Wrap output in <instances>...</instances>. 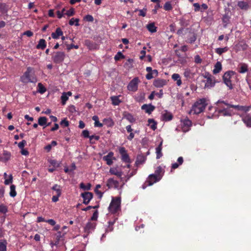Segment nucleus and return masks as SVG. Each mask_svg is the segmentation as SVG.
I'll use <instances>...</instances> for the list:
<instances>
[{"label":"nucleus","instance_id":"nucleus-50","mask_svg":"<svg viewBox=\"0 0 251 251\" xmlns=\"http://www.w3.org/2000/svg\"><path fill=\"white\" fill-rule=\"evenodd\" d=\"M67 15L68 16H72L75 14V10L73 8L70 9L69 10L64 14Z\"/></svg>","mask_w":251,"mask_h":251},{"label":"nucleus","instance_id":"nucleus-48","mask_svg":"<svg viewBox=\"0 0 251 251\" xmlns=\"http://www.w3.org/2000/svg\"><path fill=\"white\" fill-rule=\"evenodd\" d=\"M3 154L4 156V157L3 158V161H6L10 159L11 155L8 151H4Z\"/></svg>","mask_w":251,"mask_h":251},{"label":"nucleus","instance_id":"nucleus-3","mask_svg":"<svg viewBox=\"0 0 251 251\" xmlns=\"http://www.w3.org/2000/svg\"><path fill=\"white\" fill-rule=\"evenodd\" d=\"M204 109V99H200L199 101L196 102L192 106V109L188 113L198 114L201 113Z\"/></svg>","mask_w":251,"mask_h":251},{"label":"nucleus","instance_id":"nucleus-9","mask_svg":"<svg viewBox=\"0 0 251 251\" xmlns=\"http://www.w3.org/2000/svg\"><path fill=\"white\" fill-rule=\"evenodd\" d=\"M160 180V176H157L153 174H151L148 176L147 180L146 181V183H148V184L147 185H143L142 188L143 189H145L147 185L151 186L153 184L158 181Z\"/></svg>","mask_w":251,"mask_h":251},{"label":"nucleus","instance_id":"nucleus-1","mask_svg":"<svg viewBox=\"0 0 251 251\" xmlns=\"http://www.w3.org/2000/svg\"><path fill=\"white\" fill-rule=\"evenodd\" d=\"M216 107H215V111H217L220 115L223 116H229L231 115L230 108H232L238 111L248 112L250 110L251 106H244L239 105H234L227 100H219L216 103Z\"/></svg>","mask_w":251,"mask_h":251},{"label":"nucleus","instance_id":"nucleus-46","mask_svg":"<svg viewBox=\"0 0 251 251\" xmlns=\"http://www.w3.org/2000/svg\"><path fill=\"white\" fill-rule=\"evenodd\" d=\"M125 57L124 55L121 51H119L115 56L114 59L116 61L119 60L120 59L124 58Z\"/></svg>","mask_w":251,"mask_h":251},{"label":"nucleus","instance_id":"nucleus-27","mask_svg":"<svg viewBox=\"0 0 251 251\" xmlns=\"http://www.w3.org/2000/svg\"><path fill=\"white\" fill-rule=\"evenodd\" d=\"M172 78L174 80L176 81V84L177 86H180L181 85L182 82L179 74H174L172 76Z\"/></svg>","mask_w":251,"mask_h":251},{"label":"nucleus","instance_id":"nucleus-13","mask_svg":"<svg viewBox=\"0 0 251 251\" xmlns=\"http://www.w3.org/2000/svg\"><path fill=\"white\" fill-rule=\"evenodd\" d=\"M173 119V115L167 110L164 111L161 113V119L164 121H169Z\"/></svg>","mask_w":251,"mask_h":251},{"label":"nucleus","instance_id":"nucleus-2","mask_svg":"<svg viewBox=\"0 0 251 251\" xmlns=\"http://www.w3.org/2000/svg\"><path fill=\"white\" fill-rule=\"evenodd\" d=\"M236 73L232 71L226 72L223 75V80L224 83L228 87L229 89H233L232 78Z\"/></svg>","mask_w":251,"mask_h":251},{"label":"nucleus","instance_id":"nucleus-64","mask_svg":"<svg viewBox=\"0 0 251 251\" xmlns=\"http://www.w3.org/2000/svg\"><path fill=\"white\" fill-rule=\"evenodd\" d=\"M95 192L98 196L99 199H101L103 195V193L100 191L99 190H95Z\"/></svg>","mask_w":251,"mask_h":251},{"label":"nucleus","instance_id":"nucleus-61","mask_svg":"<svg viewBox=\"0 0 251 251\" xmlns=\"http://www.w3.org/2000/svg\"><path fill=\"white\" fill-rule=\"evenodd\" d=\"M12 175H11L10 176H9V178L8 179H6L4 181V184L5 185H8L11 183H12Z\"/></svg>","mask_w":251,"mask_h":251},{"label":"nucleus","instance_id":"nucleus-31","mask_svg":"<svg viewBox=\"0 0 251 251\" xmlns=\"http://www.w3.org/2000/svg\"><path fill=\"white\" fill-rule=\"evenodd\" d=\"M119 96H112L110 98L112 103L114 105H118L121 102L119 99Z\"/></svg>","mask_w":251,"mask_h":251},{"label":"nucleus","instance_id":"nucleus-43","mask_svg":"<svg viewBox=\"0 0 251 251\" xmlns=\"http://www.w3.org/2000/svg\"><path fill=\"white\" fill-rule=\"evenodd\" d=\"M38 92L39 93H40L41 94H43L44 93H45L46 91V88L41 83H39L38 84Z\"/></svg>","mask_w":251,"mask_h":251},{"label":"nucleus","instance_id":"nucleus-14","mask_svg":"<svg viewBox=\"0 0 251 251\" xmlns=\"http://www.w3.org/2000/svg\"><path fill=\"white\" fill-rule=\"evenodd\" d=\"M114 153L113 152H109L107 155L104 156L102 158L103 160L106 162L108 165H111L113 163L112 158Z\"/></svg>","mask_w":251,"mask_h":251},{"label":"nucleus","instance_id":"nucleus-17","mask_svg":"<svg viewBox=\"0 0 251 251\" xmlns=\"http://www.w3.org/2000/svg\"><path fill=\"white\" fill-rule=\"evenodd\" d=\"M166 81L163 79H155L153 82V85L157 88H161L166 84Z\"/></svg>","mask_w":251,"mask_h":251},{"label":"nucleus","instance_id":"nucleus-8","mask_svg":"<svg viewBox=\"0 0 251 251\" xmlns=\"http://www.w3.org/2000/svg\"><path fill=\"white\" fill-rule=\"evenodd\" d=\"M139 82L140 80L138 77L134 78L129 82L127 86L128 90L133 92H136L138 90Z\"/></svg>","mask_w":251,"mask_h":251},{"label":"nucleus","instance_id":"nucleus-51","mask_svg":"<svg viewBox=\"0 0 251 251\" xmlns=\"http://www.w3.org/2000/svg\"><path fill=\"white\" fill-rule=\"evenodd\" d=\"M125 118L131 123H132L135 121L133 116L130 114H126L125 116Z\"/></svg>","mask_w":251,"mask_h":251},{"label":"nucleus","instance_id":"nucleus-44","mask_svg":"<svg viewBox=\"0 0 251 251\" xmlns=\"http://www.w3.org/2000/svg\"><path fill=\"white\" fill-rule=\"evenodd\" d=\"M148 123L151 125V129L155 130L156 128V123L153 119H149L148 120Z\"/></svg>","mask_w":251,"mask_h":251},{"label":"nucleus","instance_id":"nucleus-11","mask_svg":"<svg viewBox=\"0 0 251 251\" xmlns=\"http://www.w3.org/2000/svg\"><path fill=\"white\" fill-rule=\"evenodd\" d=\"M181 123L183 131H188L192 125L191 121L188 118H185L184 120H181Z\"/></svg>","mask_w":251,"mask_h":251},{"label":"nucleus","instance_id":"nucleus-56","mask_svg":"<svg viewBox=\"0 0 251 251\" xmlns=\"http://www.w3.org/2000/svg\"><path fill=\"white\" fill-rule=\"evenodd\" d=\"M79 47L77 45H75L74 44H70V45H67V49L68 50H71L73 48H75V49H78Z\"/></svg>","mask_w":251,"mask_h":251},{"label":"nucleus","instance_id":"nucleus-49","mask_svg":"<svg viewBox=\"0 0 251 251\" xmlns=\"http://www.w3.org/2000/svg\"><path fill=\"white\" fill-rule=\"evenodd\" d=\"M103 122L107 124L109 126H112L114 125V123L112 121V120L109 118V119H104L103 120Z\"/></svg>","mask_w":251,"mask_h":251},{"label":"nucleus","instance_id":"nucleus-5","mask_svg":"<svg viewBox=\"0 0 251 251\" xmlns=\"http://www.w3.org/2000/svg\"><path fill=\"white\" fill-rule=\"evenodd\" d=\"M32 71V68L31 67H28L26 72L24 73V75L21 77V81L25 83H27L28 82L36 83L37 82V79L34 77H31L30 73Z\"/></svg>","mask_w":251,"mask_h":251},{"label":"nucleus","instance_id":"nucleus-53","mask_svg":"<svg viewBox=\"0 0 251 251\" xmlns=\"http://www.w3.org/2000/svg\"><path fill=\"white\" fill-rule=\"evenodd\" d=\"M84 20L88 22H92L94 21V18L92 15H87L84 17Z\"/></svg>","mask_w":251,"mask_h":251},{"label":"nucleus","instance_id":"nucleus-28","mask_svg":"<svg viewBox=\"0 0 251 251\" xmlns=\"http://www.w3.org/2000/svg\"><path fill=\"white\" fill-rule=\"evenodd\" d=\"M213 20V11L211 10H208L207 12L206 19L205 21H206L207 23H211Z\"/></svg>","mask_w":251,"mask_h":251},{"label":"nucleus","instance_id":"nucleus-30","mask_svg":"<svg viewBox=\"0 0 251 251\" xmlns=\"http://www.w3.org/2000/svg\"><path fill=\"white\" fill-rule=\"evenodd\" d=\"M51 189L55 191V195H57L58 196H61L62 193V190L60 185L55 184L52 186Z\"/></svg>","mask_w":251,"mask_h":251},{"label":"nucleus","instance_id":"nucleus-40","mask_svg":"<svg viewBox=\"0 0 251 251\" xmlns=\"http://www.w3.org/2000/svg\"><path fill=\"white\" fill-rule=\"evenodd\" d=\"M109 172L111 174L116 175L120 177H121L122 175V172L118 171L116 169L111 168L109 170Z\"/></svg>","mask_w":251,"mask_h":251},{"label":"nucleus","instance_id":"nucleus-38","mask_svg":"<svg viewBox=\"0 0 251 251\" xmlns=\"http://www.w3.org/2000/svg\"><path fill=\"white\" fill-rule=\"evenodd\" d=\"M9 195L11 197H15L17 195L16 191V187L14 185L12 184L10 187V193Z\"/></svg>","mask_w":251,"mask_h":251},{"label":"nucleus","instance_id":"nucleus-25","mask_svg":"<svg viewBox=\"0 0 251 251\" xmlns=\"http://www.w3.org/2000/svg\"><path fill=\"white\" fill-rule=\"evenodd\" d=\"M145 98V94L144 93H140L137 94L134 96V100L137 102H143Z\"/></svg>","mask_w":251,"mask_h":251},{"label":"nucleus","instance_id":"nucleus-59","mask_svg":"<svg viewBox=\"0 0 251 251\" xmlns=\"http://www.w3.org/2000/svg\"><path fill=\"white\" fill-rule=\"evenodd\" d=\"M222 20L224 23L227 24L229 21V18L228 16L225 15L223 16Z\"/></svg>","mask_w":251,"mask_h":251},{"label":"nucleus","instance_id":"nucleus-52","mask_svg":"<svg viewBox=\"0 0 251 251\" xmlns=\"http://www.w3.org/2000/svg\"><path fill=\"white\" fill-rule=\"evenodd\" d=\"M248 47V45L245 43H241L239 44V48L243 50H246Z\"/></svg>","mask_w":251,"mask_h":251},{"label":"nucleus","instance_id":"nucleus-33","mask_svg":"<svg viewBox=\"0 0 251 251\" xmlns=\"http://www.w3.org/2000/svg\"><path fill=\"white\" fill-rule=\"evenodd\" d=\"M248 70V65L245 63L241 64L240 67L239 68L238 72L241 74H244Z\"/></svg>","mask_w":251,"mask_h":251},{"label":"nucleus","instance_id":"nucleus-62","mask_svg":"<svg viewBox=\"0 0 251 251\" xmlns=\"http://www.w3.org/2000/svg\"><path fill=\"white\" fill-rule=\"evenodd\" d=\"M50 163L54 167H58L59 166V164L56 160H50Z\"/></svg>","mask_w":251,"mask_h":251},{"label":"nucleus","instance_id":"nucleus-54","mask_svg":"<svg viewBox=\"0 0 251 251\" xmlns=\"http://www.w3.org/2000/svg\"><path fill=\"white\" fill-rule=\"evenodd\" d=\"M26 144L25 140H23L22 142L19 143L18 146V147L21 149H23L25 145Z\"/></svg>","mask_w":251,"mask_h":251},{"label":"nucleus","instance_id":"nucleus-15","mask_svg":"<svg viewBox=\"0 0 251 251\" xmlns=\"http://www.w3.org/2000/svg\"><path fill=\"white\" fill-rule=\"evenodd\" d=\"M141 109L144 110L147 113L151 114L154 110L155 107L151 104H145L141 106Z\"/></svg>","mask_w":251,"mask_h":251},{"label":"nucleus","instance_id":"nucleus-19","mask_svg":"<svg viewBox=\"0 0 251 251\" xmlns=\"http://www.w3.org/2000/svg\"><path fill=\"white\" fill-rule=\"evenodd\" d=\"M95 223L88 222L84 228L85 231L88 233H89L94 230V229L95 228Z\"/></svg>","mask_w":251,"mask_h":251},{"label":"nucleus","instance_id":"nucleus-58","mask_svg":"<svg viewBox=\"0 0 251 251\" xmlns=\"http://www.w3.org/2000/svg\"><path fill=\"white\" fill-rule=\"evenodd\" d=\"M61 237H62L61 232L60 231H58L57 232V233L56 234V237L57 241L56 242V243L54 245H57L59 241L60 240V239Z\"/></svg>","mask_w":251,"mask_h":251},{"label":"nucleus","instance_id":"nucleus-18","mask_svg":"<svg viewBox=\"0 0 251 251\" xmlns=\"http://www.w3.org/2000/svg\"><path fill=\"white\" fill-rule=\"evenodd\" d=\"M107 186L108 188L114 187L117 188L119 186V182L113 178H109L107 181Z\"/></svg>","mask_w":251,"mask_h":251},{"label":"nucleus","instance_id":"nucleus-57","mask_svg":"<svg viewBox=\"0 0 251 251\" xmlns=\"http://www.w3.org/2000/svg\"><path fill=\"white\" fill-rule=\"evenodd\" d=\"M82 135L84 138H89L90 136H89V131L88 130H84L82 132Z\"/></svg>","mask_w":251,"mask_h":251},{"label":"nucleus","instance_id":"nucleus-63","mask_svg":"<svg viewBox=\"0 0 251 251\" xmlns=\"http://www.w3.org/2000/svg\"><path fill=\"white\" fill-rule=\"evenodd\" d=\"M195 62L196 63H200L201 62V59L199 55H197L195 57Z\"/></svg>","mask_w":251,"mask_h":251},{"label":"nucleus","instance_id":"nucleus-37","mask_svg":"<svg viewBox=\"0 0 251 251\" xmlns=\"http://www.w3.org/2000/svg\"><path fill=\"white\" fill-rule=\"evenodd\" d=\"M148 30L151 33H153L156 31V27L155 26L153 23H151L147 25Z\"/></svg>","mask_w":251,"mask_h":251},{"label":"nucleus","instance_id":"nucleus-32","mask_svg":"<svg viewBox=\"0 0 251 251\" xmlns=\"http://www.w3.org/2000/svg\"><path fill=\"white\" fill-rule=\"evenodd\" d=\"M38 124L41 126H45L47 123V118L46 117H40L38 118Z\"/></svg>","mask_w":251,"mask_h":251},{"label":"nucleus","instance_id":"nucleus-12","mask_svg":"<svg viewBox=\"0 0 251 251\" xmlns=\"http://www.w3.org/2000/svg\"><path fill=\"white\" fill-rule=\"evenodd\" d=\"M81 197L83 199V203L87 204L89 203L90 201L93 198V194L89 192H86L81 194Z\"/></svg>","mask_w":251,"mask_h":251},{"label":"nucleus","instance_id":"nucleus-10","mask_svg":"<svg viewBox=\"0 0 251 251\" xmlns=\"http://www.w3.org/2000/svg\"><path fill=\"white\" fill-rule=\"evenodd\" d=\"M119 151L121 155V159L123 162L128 163L131 162L129 155L124 147H120L119 148Z\"/></svg>","mask_w":251,"mask_h":251},{"label":"nucleus","instance_id":"nucleus-24","mask_svg":"<svg viewBox=\"0 0 251 251\" xmlns=\"http://www.w3.org/2000/svg\"><path fill=\"white\" fill-rule=\"evenodd\" d=\"M183 162V158L182 157H179L177 159V162L173 163L172 164V169H176L180 165L182 164Z\"/></svg>","mask_w":251,"mask_h":251},{"label":"nucleus","instance_id":"nucleus-35","mask_svg":"<svg viewBox=\"0 0 251 251\" xmlns=\"http://www.w3.org/2000/svg\"><path fill=\"white\" fill-rule=\"evenodd\" d=\"M238 6L242 9L247 10L249 8L248 4L244 1H240L238 2Z\"/></svg>","mask_w":251,"mask_h":251},{"label":"nucleus","instance_id":"nucleus-16","mask_svg":"<svg viewBox=\"0 0 251 251\" xmlns=\"http://www.w3.org/2000/svg\"><path fill=\"white\" fill-rule=\"evenodd\" d=\"M146 160V157L143 154H139L137 156L135 161V165L138 167L141 164H143Z\"/></svg>","mask_w":251,"mask_h":251},{"label":"nucleus","instance_id":"nucleus-29","mask_svg":"<svg viewBox=\"0 0 251 251\" xmlns=\"http://www.w3.org/2000/svg\"><path fill=\"white\" fill-rule=\"evenodd\" d=\"M46 47V42L45 40L41 39L39 40L38 44L36 46V48L38 49L44 50Z\"/></svg>","mask_w":251,"mask_h":251},{"label":"nucleus","instance_id":"nucleus-34","mask_svg":"<svg viewBox=\"0 0 251 251\" xmlns=\"http://www.w3.org/2000/svg\"><path fill=\"white\" fill-rule=\"evenodd\" d=\"M228 50L227 47L224 48H219L215 49V52L219 55H221L223 53L226 52Z\"/></svg>","mask_w":251,"mask_h":251},{"label":"nucleus","instance_id":"nucleus-7","mask_svg":"<svg viewBox=\"0 0 251 251\" xmlns=\"http://www.w3.org/2000/svg\"><path fill=\"white\" fill-rule=\"evenodd\" d=\"M205 78H206V83H205V88H212L215 86L216 80L215 77L208 73H205Z\"/></svg>","mask_w":251,"mask_h":251},{"label":"nucleus","instance_id":"nucleus-39","mask_svg":"<svg viewBox=\"0 0 251 251\" xmlns=\"http://www.w3.org/2000/svg\"><path fill=\"white\" fill-rule=\"evenodd\" d=\"M79 19L78 18L75 19L74 18H72L69 22V24L70 25H75V26H78Z\"/></svg>","mask_w":251,"mask_h":251},{"label":"nucleus","instance_id":"nucleus-60","mask_svg":"<svg viewBox=\"0 0 251 251\" xmlns=\"http://www.w3.org/2000/svg\"><path fill=\"white\" fill-rule=\"evenodd\" d=\"M60 125H63L65 127H67L69 126V122L67 121L66 119H64L61 121Z\"/></svg>","mask_w":251,"mask_h":251},{"label":"nucleus","instance_id":"nucleus-55","mask_svg":"<svg viewBox=\"0 0 251 251\" xmlns=\"http://www.w3.org/2000/svg\"><path fill=\"white\" fill-rule=\"evenodd\" d=\"M7 211V208L6 206L1 204L0 205V212L3 213H5Z\"/></svg>","mask_w":251,"mask_h":251},{"label":"nucleus","instance_id":"nucleus-21","mask_svg":"<svg viewBox=\"0 0 251 251\" xmlns=\"http://www.w3.org/2000/svg\"><path fill=\"white\" fill-rule=\"evenodd\" d=\"M242 121L247 126L251 127V116L246 114L242 117Z\"/></svg>","mask_w":251,"mask_h":251},{"label":"nucleus","instance_id":"nucleus-26","mask_svg":"<svg viewBox=\"0 0 251 251\" xmlns=\"http://www.w3.org/2000/svg\"><path fill=\"white\" fill-rule=\"evenodd\" d=\"M222 69V64L220 62H217L214 66V69L213 70V73L214 74H217L219 73Z\"/></svg>","mask_w":251,"mask_h":251},{"label":"nucleus","instance_id":"nucleus-20","mask_svg":"<svg viewBox=\"0 0 251 251\" xmlns=\"http://www.w3.org/2000/svg\"><path fill=\"white\" fill-rule=\"evenodd\" d=\"M72 93L71 92H63L61 97V103L62 105H65L66 103L67 100H68L69 97L72 95Z\"/></svg>","mask_w":251,"mask_h":251},{"label":"nucleus","instance_id":"nucleus-47","mask_svg":"<svg viewBox=\"0 0 251 251\" xmlns=\"http://www.w3.org/2000/svg\"><path fill=\"white\" fill-rule=\"evenodd\" d=\"M99 139H100V136H97V135H91L89 137L90 142L92 144L95 143V142L93 141L94 139L96 141H98L99 140Z\"/></svg>","mask_w":251,"mask_h":251},{"label":"nucleus","instance_id":"nucleus-41","mask_svg":"<svg viewBox=\"0 0 251 251\" xmlns=\"http://www.w3.org/2000/svg\"><path fill=\"white\" fill-rule=\"evenodd\" d=\"M7 242L5 240L0 241V251H6Z\"/></svg>","mask_w":251,"mask_h":251},{"label":"nucleus","instance_id":"nucleus-36","mask_svg":"<svg viewBox=\"0 0 251 251\" xmlns=\"http://www.w3.org/2000/svg\"><path fill=\"white\" fill-rule=\"evenodd\" d=\"M163 174V172L162 168L160 166H158L157 167L153 175H155L157 176H160L161 179L162 177Z\"/></svg>","mask_w":251,"mask_h":251},{"label":"nucleus","instance_id":"nucleus-22","mask_svg":"<svg viewBox=\"0 0 251 251\" xmlns=\"http://www.w3.org/2000/svg\"><path fill=\"white\" fill-rule=\"evenodd\" d=\"M63 31L60 27H58L56 29L54 32L51 33V37L52 38L56 39L59 38L60 36H62Z\"/></svg>","mask_w":251,"mask_h":251},{"label":"nucleus","instance_id":"nucleus-4","mask_svg":"<svg viewBox=\"0 0 251 251\" xmlns=\"http://www.w3.org/2000/svg\"><path fill=\"white\" fill-rule=\"evenodd\" d=\"M121 207V198L120 197L113 198L108 207V210L112 213L118 212Z\"/></svg>","mask_w":251,"mask_h":251},{"label":"nucleus","instance_id":"nucleus-23","mask_svg":"<svg viewBox=\"0 0 251 251\" xmlns=\"http://www.w3.org/2000/svg\"><path fill=\"white\" fill-rule=\"evenodd\" d=\"M162 141H161L157 147L155 149V152L156 153V158L159 159L162 156Z\"/></svg>","mask_w":251,"mask_h":251},{"label":"nucleus","instance_id":"nucleus-42","mask_svg":"<svg viewBox=\"0 0 251 251\" xmlns=\"http://www.w3.org/2000/svg\"><path fill=\"white\" fill-rule=\"evenodd\" d=\"M164 9L166 11H170L173 9V7L172 6L171 2L170 1H167L165 2L164 5Z\"/></svg>","mask_w":251,"mask_h":251},{"label":"nucleus","instance_id":"nucleus-6","mask_svg":"<svg viewBox=\"0 0 251 251\" xmlns=\"http://www.w3.org/2000/svg\"><path fill=\"white\" fill-rule=\"evenodd\" d=\"M65 56L63 51H56L53 53L51 59L55 63L60 64L64 61Z\"/></svg>","mask_w":251,"mask_h":251},{"label":"nucleus","instance_id":"nucleus-45","mask_svg":"<svg viewBox=\"0 0 251 251\" xmlns=\"http://www.w3.org/2000/svg\"><path fill=\"white\" fill-rule=\"evenodd\" d=\"M80 187L85 190H89L91 189V185L90 183H88L87 185H85L83 183H81L80 184Z\"/></svg>","mask_w":251,"mask_h":251}]
</instances>
